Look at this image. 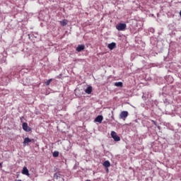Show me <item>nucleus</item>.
<instances>
[{"label":"nucleus","instance_id":"f257e3e1","mask_svg":"<svg viewBox=\"0 0 181 181\" xmlns=\"http://www.w3.org/2000/svg\"><path fill=\"white\" fill-rule=\"evenodd\" d=\"M128 115H129V113L128 112V111H122L119 114V119H123V121H125Z\"/></svg>","mask_w":181,"mask_h":181},{"label":"nucleus","instance_id":"f03ea898","mask_svg":"<svg viewBox=\"0 0 181 181\" xmlns=\"http://www.w3.org/2000/svg\"><path fill=\"white\" fill-rule=\"evenodd\" d=\"M111 136L116 142L121 141V138L118 135H117V132L114 131L111 132Z\"/></svg>","mask_w":181,"mask_h":181},{"label":"nucleus","instance_id":"7ed1b4c3","mask_svg":"<svg viewBox=\"0 0 181 181\" xmlns=\"http://www.w3.org/2000/svg\"><path fill=\"white\" fill-rule=\"evenodd\" d=\"M116 29L117 30H125V29H127V24L119 23L117 25H116Z\"/></svg>","mask_w":181,"mask_h":181},{"label":"nucleus","instance_id":"20e7f679","mask_svg":"<svg viewBox=\"0 0 181 181\" xmlns=\"http://www.w3.org/2000/svg\"><path fill=\"white\" fill-rule=\"evenodd\" d=\"M22 127L23 131H25V132H30V131H32V128L29 127V126H28V123L26 122L23 123Z\"/></svg>","mask_w":181,"mask_h":181},{"label":"nucleus","instance_id":"39448f33","mask_svg":"<svg viewBox=\"0 0 181 181\" xmlns=\"http://www.w3.org/2000/svg\"><path fill=\"white\" fill-rule=\"evenodd\" d=\"M103 119H104V117H103V115H98L95 119V122H99V124H101V122H103Z\"/></svg>","mask_w":181,"mask_h":181},{"label":"nucleus","instance_id":"423d86ee","mask_svg":"<svg viewBox=\"0 0 181 181\" xmlns=\"http://www.w3.org/2000/svg\"><path fill=\"white\" fill-rule=\"evenodd\" d=\"M107 47L110 50H113V49L117 47V44L115 42H112L107 45Z\"/></svg>","mask_w":181,"mask_h":181},{"label":"nucleus","instance_id":"0eeeda50","mask_svg":"<svg viewBox=\"0 0 181 181\" xmlns=\"http://www.w3.org/2000/svg\"><path fill=\"white\" fill-rule=\"evenodd\" d=\"M86 49V46L84 45H79L76 47V52H82V50H84Z\"/></svg>","mask_w":181,"mask_h":181},{"label":"nucleus","instance_id":"6e6552de","mask_svg":"<svg viewBox=\"0 0 181 181\" xmlns=\"http://www.w3.org/2000/svg\"><path fill=\"white\" fill-rule=\"evenodd\" d=\"M23 175H25L26 176H29V170H28V168L24 167L22 170Z\"/></svg>","mask_w":181,"mask_h":181},{"label":"nucleus","instance_id":"1a4fd4ad","mask_svg":"<svg viewBox=\"0 0 181 181\" xmlns=\"http://www.w3.org/2000/svg\"><path fill=\"white\" fill-rule=\"evenodd\" d=\"M85 93L86 94H91L93 93V87L92 86H88L86 90Z\"/></svg>","mask_w":181,"mask_h":181},{"label":"nucleus","instance_id":"9d476101","mask_svg":"<svg viewBox=\"0 0 181 181\" xmlns=\"http://www.w3.org/2000/svg\"><path fill=\"white\" fill-rule=\"evenodd\" d=\"M59 23H60L61 26H66L67 25V23H69V21L64 19V20L59 21Z\"/></svg>","mask_w":181,"mask_h":181},{"label":"nucleus","instance_id":"9b49d317","mask_svg":"<svg viewBox=\"0 0 181 181\" xmlns=\"http://www.w3.org/2000/svg\"><path fill=\"white\" fill-rule=\"evenodd\" d=\"M32 142V140L30 139H29V137H26L24 139L23 141V145H27L28 144Z\"/></svg>","mask_w":181,"mask_h":181},{"label":"nucleus","instance_id":"f8f14e48","mask_svg":"<svg viewBox=\"0 0 181 181\" xmlns=\"http://www.w3.org/2000/svg\"><path fill=\"white\" fill-rule=\"evenodd\" d=\"M103 166L105 168H110V166H111V163H110L109 160H106L103 163Z\"/></svg>","mask_w":181,"mask_h":181},{"label":"nucleus","instance_id":"ddd939ff","mask_svg":"<svg viewBox=\"0 0 181 181\" xmlns=\"http://www.w3.org/2000/svg\"><path fill=\"white\" fill-rule=\"evenodd\" d=\"M115 87H122L123 83H122V82H115Z\"/></svg>","mask_w":181,"mask_h":181},{"label":"nucleus","instance_id":"4468645a","mask_svg":"<svg viewBox=\"0 0 181 181\" xmlns=\"http://www.w3.org/2000/svg\"><path fill=\"white\" fill-rule=\"evenodd\" d=\"M52 81H53V79H52V78H50V79L47 80V81L45 82L46 86H50V83H52Z\"/></svg>","mask_w":181,"mask_h":181},{"label":"nucleus","instance_id":"2eb2a0df","mask_svg":"<svg viewBox=\"0 0 181 181\" xmlns=\"http://www.w3.org/2000/svg\"><path fill=\"white\" fill-rule=\"evenodd\" d=\"M52 156H54V158H57L59 156V151H54L52 153Z\"/></svg>","mask_w":181,"mask_h":181},{"label":"nucleus","instance_id":"dca6fc26","mask_svg":"<svg viewBox=\"0 0 181 181\" xmlns=\"http://www.w3.org/2000/svg\"><path fill=\"white\" fill-rule=\"evenodd\" d=\"M56 78H62V74H59V76H57L56 77Z\"/></svg>","mask_w":181,"mask_h":181},{"label":"nucleus","instance_id":"f3484780","mask_svg":"<svg viewBox=\"0 0 181 181\" xmlns=\"http://www.w3.org/2000/svg\"><path fill=\"white\" fill-rule=\"evenodd\" d=\"M14 181H22L21 180H15Z\"/></svg>","mask_w":181,"mask_h":181},{"label":"nucleus","instance_id":"a211bd4d","mask_svg":"<svg viewBox=\"0 0 181 181\" xmlns=\"http://www.w3.org/2000/svg\"><path fill=\"white\" fill-rule=\"evenodd\" d=\"M0 168H2V163H0Z\"/></svg>","mask_w":181,"mask_h":181},{"label":"nucleus","instance_id":"6ab92c4d","mask_svg":"<svg viewBox=\"0 0 181 181\" xmlns=\"http://www.w3.org/2000/svg\"><path fill=\"white\" fill-rule=\"evenodd\" d=\"M107 170V172L108 173V171H109L108 168H107V170Z\"/></svg>","mask_w":181,"mask_h":181}]
</instances>
